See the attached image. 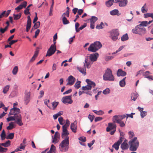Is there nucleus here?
I'll return each mask as SVG.
<instances>
[{"label": "nucleus", "instance_id": "1", "mask_svg": "<svg viewBox=\"0 0 153 153\" xmlns=\"http://www.w3.org/2000/svg\"><path fill=\"white\" fill-rule=\"evenodd\" d=\"M69 134L62 133V137L64 140L60 143L59 147V149L62 152L67 151L69 148V137L68 135Z\"/></svg>", "mask_w": 153, "mask_h": 153}, {"label": "nucleus", "instance_id": "2", "mask_svg": "<svg viewBox=\"0 0 153 153\" xmlns=\"http://www.w3.org/2000/svg\"><path fill=\"white\" fill-rule=\"evenodd\" d=\"M103 79L105 81H114V77L113 75L111 70L108 68L105 71L103 76Z\"/></svg>", "mask_w": 153, "mask_h": 153}, {"label": "nucleus", "instance_id": "3", "mask_svg": "<svg viewBox=\"0 0 153 153\" xmlns=\"http://www.w3.org/2000/svg\"><path fill=\"white\" fill-rule=\"evenodd\" d=\"M137 139V138L135 137L129 142L130 145V149L131 151H136L139 146V142L138 141H136Z\"/></svg>", "mask_w": 153, "mask_h": 153}, {"label": "nucleus", "instance_id": "4", "mask_svg": "<svg viewBox=\"0 0 153 153\" xmlns=\"http://www.w3.org/2000/svg\"><path fill=\"white\" fill-rule=\"evenodd\" d=\"M86 82L88 85L82 87L81 89L84 91L91 90L92 88L94 87L96 85L95 83L94 82L91 81L88 79H86Z\"/></svg>", "mask_w": 153, "mask_h": 153}, {"label": "nucleus", "instance_id": "5", "mask_svg": "<svg viewBox=\"0 0 153 153\" xmlns=\"http://www.w3.org/2000/svg\"><path fill=\"white\" fill-rule=\"evenodd\" d=\"M116 126L114 123H110L108 124V126L107 127L106 130L107 132L110 131V134L111 135H113L116 131Z\"/></svg>", "mask_w": 153, "mask_h": 153}, {"label": "nucleus", "instance_id": "6", "mask_svg": "<svg viewBox=\"0 0 153 153\" xmlns=\"http://www.w3.org/2000/svg\"><path fill=\"white\" fill-rule=\"evenodd\" d=\"M20 111L16 113V114L14 116V117L17 124L21 126L23 125V123L22 121V117L21 115L20 114Z\"/></svg>", "mask_w": 153, "mask_h": 153}, {"label": "nucleus", "instance_id": "7", "mask_svg": "<svg viewBox=\"0 0 153 153\" xmlns=\"http://www.w3.org/2000/svg\"><path fill=\"white\" fill-rule=\"evenodd\" d=\"M71 96H67L63 97L62 99V101L65 104H71L73 102V101L71 99Z\"/></svg>", "mask_w": 153, "mask_h": 153}, {"label": "nucleus", "instance_id": "8", "mask_svg": "<svg viewBox=\"0 0 153 153\" xmlns=\"http://www.w3.org/2000/svg\"><path fill=\"white\" fill-rule=\"evenodd\" d=\"M119 35V33L117 30H114L111 32V36L112 39L114 41H115L118 39V36Z\"/></svg>", "mask_w": 153, "mask_h": 153}, {"label": "nucleus", "instance_id": "9", "mask_svg": "<svg viewBox=\"0 0 153 153\" xmlns=\"http://www.w3.org/2000/svg\"><path fill=\"white\" fill-rule=\"evenodd\" d=\"M114 3H117L120 7H124L127 5L128 0H115Z\"/></svg>", "mask_w": 153, "mask_h": 153}, {"label": "nucleus", "instance_id": "10", "mask_svg": "<svg viewBox=\"0 0 153 153\" xmlns=\"http://www.w3.org/2000/svg\"><path fill=\"white\" fill-rule=\"evenodd\" d=\"M69 121L68 120H67L65 124L62 126V133L69 134V133L67 129V128L69 127Z\"/></svg>", "mask_w": 153, "mask_h": 153}, {"label": "nucleus", "instance_id": "11", "mask_svg": "<svg viewBox=\"0 0 153 153\" xmlns=\"http://www.w3.org/2000/svg\"><path fill=\"white\" fill-rule=\"evenodd\" d=\"M56 51V48L53 47V46H50L48 50L46 56H50L54 53Z\"/></svg>", "mask_w": 153, "mask_h": 153}, {"label": "nucleus", "instance_id": "12", "mask_svg": "<svg viewBox=\"0 0 153 153\" xmlns=\"http://www.w3.org/2000/svg\"><path fill=\"white\" fill-rule=\"evenodd\" d=\"M68 82L67 85H73L76 81L75 78L72 75L69 76L68 79Z\"/></svg>", "mask_w": 153, "mask_h": 153}, {"label": "nucleus", "instance_id": "13", "mask_svg": "<svg viewBox=\"0 0 153 153\" xmlns=\"http://www.w3.org/2000/svg\"><path fill=\"white\" fill-rule=\"evenodd\" d=\"M98 56L99 54L97 53L91 54L89 56L90 61L92 62L96 61L98 57Z\"/></svg>", "mask_w": 153, "mask_h": 153}, {"label": "nucleus", "instance_id": "14", "mask_svg": "<svg viewBox=\"0 0 153 153\" xmlns=\"http://www.w3.org/2000/svg\"><path fill=\"white\" fill-rule=\"evenodd\" d=\"M27 2L26 1H24L20 5L16 7L15 10L18 12L20 10L22 9L23 8H25L27 6Z\"/></svg>", "mask_w": 153, "mask_h": 153}, {"label": "nucleus", "instance_id": "15", "mask_svg": "<svg viewBox=\"0 0 153 153\" xmlns=\"http://www.w3.org/2000/svg\"><path fill=\"white\" fill-rule=\"evenodd\" d=\"M11 10H7V11H4L2 13H0V19L3 17H7L10 13ZM1 20L0 19V21Z\"/></svg>", "mask_w": 153, "mask_h": 153}, {"label": "nucleus", "instance_id": "16", "mask_svg": "<svg viewBox=\"0 0 153 153\" xmlns=\"http://www.w3.org/2000/svg\"><path fill=\"white\" fill-rule=\"evenodd\" d=\"M20 111V109L16 107H13L10 110V111L9 114V115H15L16 113Z\"/></svg>", "mask_w": 153, "mask_h": 153}, {"label": "nucleus", "instance_id": "17", "mask_svg": "<svg viewBox=\"0 0 153 153\" xmlns=\"http://www.w3.org/2000/svg\"><path fill=\"white\" fill-rule=\"evenodd\" d=\"M93 64V62L91 61L88 60V59H85V62L84 63V67H86L87 68H91V65Z\"/></svg>", "mask_w": 153, "mask_h": 153}, {"label": "nucleus", "instance_id": "18", "mask_svg": "<svg viewBox=\"0 0 153 153\" xmlns=\"http://www.w3.org/2000/svg\"><path fill=\"white\" fill-rule=\"evenodd\" d=\"M27 21L26 26V30L27 32H28L31 27V20L30 15L27 17Z\"/></svg>", "mask_w": 153, "mask_h": 153}, {"label": "nucleus", "instance_id": "19", "mask_svg": "<svg viewBox=\"0 0 153 153\" xmlns=\"http://www.w3.org/2000/svg\"><path fill=\"white\" fill-rule=\"evenodd\" d=\"M88 50L92 52H95L98 51L94 43L91 44L89 47L88 48Z\"/></svg>", "mask_w": 153, "mask_h": 153}, {"label": "nucleus", "instance_id": "20", "mask_svg": "<svg viewBox=\"0 0 153 153\" xmlns=\"http://www.w3.org/2000/svg\"><path fill=\"white\" fill-rule=\"evenodd\" d=\"M77 128V122L75 121L74 123H71V129L73 132L76 133V132Z\"/></svg>", "mask_w": 153, "mask_h": 153}, {"label": "nucleus", "instance_id": "21", "mask_svg": "<svg viewBox=\"0 0 153 153\" xmlns=\"http://www.w3.org/2000/svg\"><path fill=\"white\" fill-rule=\"evenodd\" d=\"M121 148L123 150L127 149L128 148V145L127 144V140H125L121 144Z\"/></svg>", "mask_w": 153, "mask_h": 153}, {"label": "nucleus", "instance_id": "22", "mask_svg": "<svg viewBox=\"0 0 153 153\" xmlns=\"http://www.w3.org/2000/svg\"><path fill=\"white\" fill-rule=\"evenodd\" d=\"M30 92H28L25 94L24 100L25 103L27 105L30 100Z\"/></svg>", "mask_w": 153, "mask_h": 153}, {"label": "nucleus", "instance_id": "23", "mask_svg": "<svg viewBox=\"0 0 153 153\" xmlns=\"http://www.w3.org/2000/svg\"><path fill=\"white\" fill-rule=\"evenodd\" d=\"M113 121L114 123L116 122L117 123L119 124H120V126L121 127H123L125 126L124 123L123 121H122V120H121L120 119H113Z\"/></svg>", "mask_w": 153, "mask_h": 153}, {"label": "nucleus", "instance_id": "24", "mask_svg": "<svg viewBox=\"0 0 153 153\" xmlns=\"http://www.w3.org/2000/svg\"><path fill=\"white\" fill-rule=\"evenodd\" d=\"M138 33L140 35H142L145 34L146 32V28L144 27H139Z\"/></svg>", "mask_w": 153, "mask_h": 153}, {"label": "nucleus", "instance_id": "25", "mask_svg": "<svg viewBox=\"0 0 153 153\" xmlns=\"http://www.w3.org/2000/svg\"><path fill=\"white\" fill-rule=\"evenodd\" d=\"M126 74V72L123 71L121 69H118L117 72V75L118 76H124Z\"/></svg>", "mask_w": 153, "mask_h": 153}, {"label": "nucleus", "instance_id": "26", "mask_svg": "<svg viewBox=\"0 0 153 153\" xmlns=\"http://www.w3.org/2000/svg\"><path fill=\"white\" fill-rule=\"evenodd\" d=\"M126 117L125 115H118L114 116L113 117V119H120L121 120H122L123 119L125 118Z\"/></svg>", "mask_w": 153, "mask_h": 153}, {"label": "nucleus", "instance_id": "27", "mask_svg": "<svg viewBox=\"0 0 153 153\" xmlns=\"http://www.w3.org/2000/svg\"><path fill=\"white\" fill-rule=\"evenodd\" d=\"M76 69L78 70L80 72L83 74L84 75H85L86 74V72L85 67H84L83 68H82L79 67H77Z\"/></svg>", "mask_w": 153, "mask_h": 153}, {"label": "nucleus", "instance_id": "28", "mask_svg": "<svg viewBox=\"0 0 153 153\" xmlns=\"http://www.w3.org/2000/svg\"><path fill=\"white\" fill-rule=\"evenodd\" d=\"M55 150L56 147L53 144H52L50 150L47 153H55Z\"/></svg>", "mask_w": 153, "mask_h": 153}, {"label": "nucleus", "instance_id": "29", "mask_svg": "<svg viewBox=\"0 0 153 153\" xmlns=\"http://www.w3.org/2000/svg\"><path fill=\"white\" fill-rule=\"evenodd\" d=\"M32 5V4H29L26 8L25 10L24 11V13L26 15H27L29 14L30 15V13L29 11L30 9L29 7Z\"/></svg>", "mask_w": 153, "mask_h": 153}, {"label": "nucleus", "instance_id": "30", "mask_svg": "<svg viewBox=\"0 0 153 153\" xmlns=\"http://www.w3.org/2000/svg\"><path fill=\"white\" fill-rule=\"evenodd\" d=\"M10 141L8 140L4 143H1L0 145L4 147H8L10 145Z\"/></svg>", "mask_w": 153, "mask_h": 153}, {"label": "nucleus", "instance_id": "31", "mask_svg": "<svg viewBox=\"0 0 153 153\" xmlns=\"http://www.w3.org/2000/svg\"><path fill=\"white\" fill-rule=\"evenodd\" d=\"M94 44L97 48V50L100 48L102 47V45L101 43L99 41L95 42L94 43Z\"/></svg>", "mask_w": 153, "mask_h": 153}, {"label": "nucleus", "instance_id": "32", "mask_svg": "<svg viewBox=\"0 0 153 153\" xmlns=\"http://www.w3.org/2000/svg\"><path fill=\"white\" fill-rule=\"evenodd\" d=\"M126 77L123 78L120 82V85L121 87H124L126 85L125 79Z\"/></svg>", "mask_w": 153, "mask_h": 153}, {"label": "nucleus", "instance_id": "33", "mask_svg": "<svg viewBox=\"0 0 153 153\" xmlns=\"http://www.w3.org/2000/svg\"><path fill=\"white\" fill-rule=\"evenodd\" d=\"M148 22L147 21H143L141 22L140 24L138 26L139 27H146L147 26Z\"/></svg>", "mask_w": 153, "mask_h": 153}, {"label": "nucleus", "instance_id": "34", "mask_svg": "<svg viewBox=\"0 0 153 153\" xmlns=\"http://www.w3.org/2000/svg\"><path fill=\"white\" fill-rule=\"evenodd\" d=\"M114 1V0H109L106 2L105 4L107 7H110L113 4Z\"/></svg>", "mask_w": 153, "mask_h": 153}, {"label": "nucleus", "instance_id": "35", "mask_svg": "<svg viewBox=\"0 0 153 153\" xmlns=\"http://www.w3.org/2000/svg\"><path fill=\"white\" fill-rule=\"evenodd\" d=\"M128 39V37L127 33L123 35L121 38V40L122 41L127 40Z\"/></svg>", "mask_w": 153, "mask_h": 153}, {"label": "nucleus", "instance_id": "36", "mask_svg": "<svg viewBox=\"0 0 153 153\" xmlns=\"http://www.w3.org/2000/svg\"><path fill=\"white\" fill-rule=\"evenodd\" d=\"M6 135L5 131L3 129L0 135L1 140H4L6 138Z\"/></svg>", "mask_w": 153, "mask_h": 153}, {"label": "nucleus", "instance_id": "37", "mask_svg": "<svg viewBox=\"0 0 153 153\" xmlns=\"http://www.w3.org/2000/svg\"><path fill=\"white\" fill-rule=\"evenodd\" d=\"M97 19L98 18L97 17L95 16H92L90 20L91 23H94Z\"/></svg>", "mask_w": 153, "mask_h": 153}, {"label": "nucleus", "instance_id": "38", "mask_svg": "<svg viewBox=\"0 0 153 153\" xmlns=\"http://www.w3.org/2000/svg\"><path fill=\"white\" fill-rule=\"evenodd\" d=\"M137 94L136 93H134L131 94V99L132 100L135 101L137 97Z\"/></svg>", "mask_w": 153, "mask_h": 153}, {"label": "nucleus", "instance_id": "39", "mask_svg": "<svg viewBox=\"0 0 153 153\" xmlns=\"http://www.w3.org/2000/svg\"><path fill=\"white\" fill-rule=\"evenodd\" d=\"M62 21L64 25H67L69 24L70 22L64 16L63 17Z\"/></svg>", "mask_w": 153, "mask_h": 153}, {"label": "nucleus", "instance_id": "40", "mask_svg": "<svg viewBox=\"0 0 153 153\" xmlns=\"http://www.w3.org/2000/svg\"><path fill=\"white\" fill-rule=\"evenodd\" d=\"M21 13H20L18 14H13L14 19L15 20H17L19 19L21 16Z\"/></svg>", "mask_w": 153, "mask_h": 153}, {"label": "nucleus", "instance_id": "41", "mask_svg": "<svg viewBox=\"0 0 153 153\" xmlns=\"http://www.w3.org/2000/svg\"><path fill=\"white\" fill-rule=\"evenodd\" d=\"M81 82L77 81L76 83L74 85V87L76 89L79 88L81 86L80 83Z\"/></svg>", "mask_w": 153, "mask_h": 153}, {"label": "nucleus", "instance_id": "42", "mask_svg": "<svg viewBox=\"0 0 153 153\" xmlns=\"http://www.w3.org/2000/svg\"><path fill=\"white\" fill-rule=\"evenodd\" d=\"M119 11L117 9L114 10L110 12V14L111 15H115L117 14Z\"/></svg>", "mask_w": 153, "mask_h": 153}, {"label": "nucleus", "instance_id": "43", "mask_svg": "<svg viewBox=\"0 0 153 153\" xmlns=\"http://www.w3.org/2000/svg\"><path fill=\"white\" fill-rule=\"evenodd\" d=\"M139 29V26H137L134 28L132 30V32L133 33L135 34H138V31Z\"/></svg>", "mask_w": 153, "mask_h": 153}, {"label": "nucleus", "instance_id": "44", "mask_svg": "<svg viewBox=\"0 0 153 153\" xmlns=\"http://www.w3.org/2000/svg\"><path fill=\"white\" fill-rule=\"evenodd\" d=\"M13 122H11L9 123V126L7 127V130H11L14 128Z\"/></svg>", "mask_w": 153, "mask_h": 153}, {"label": "nucleus", "instance_id": "45", "mask_svg": "<svg viewBox=\"0 0 153 153\" xmlns=\"http://www.w3.org/2000/svg\"><path fill=\"white\" fill-rule=\"evenodd\" d=\"M14 137V133H10L6 137V138L7 139H12Z\"/></svg>", "mask_w": 153, "mask_h": 153}, {"label": "nucleus", "instance_id": "46", "mask_svg": "<svg viewBox=\"0 0 153 153\" xmlns=\"http://www.w3.org/2000/svg\"><path fill=\"white\" fill-rule=\"evenodd\" d=\"M53 4H54V1H53V0H52V4L51 6L50 9V13H49V16H51L53 15L52 11H53Z\"/></svg>", "mask_w": 153, "mask_h": 153}, {"label": "nucleus", "instance_id": "47", "mask_svg": "<svg viewBox=\"0 0 153 153\" xmlns=\"http://www.w3.org/2000/svg\"><path fill=\"white\" fill-rule=\"evenodd\" d=\"M10 86V85H7L4 88L3 92L4 94H6L7 93L9 90Z\"/></svg>", "mask_w": 153, "mask_h": 153}, {"label": "nucleus", "instance_id": "48", "mask_svg": "<svg viewBox=\"0 0 153 153\" xmlns=\"http://www.w3.org/2000/svg\"><path fill=\"white\" fill-rule=\"evenodd\" d=\"M120 144H119L117 143H115L112 146V147L114 148L116 150H118L119 148V146Z\"/></svg>", "mask_w": 153, "mask_h": 153}, {"label": "nucleus", "instance_id": "49", "mask_svg": "<svg viewBox=\"0 0 153 153\" xmlns=\"http://www.w3.org/2000/svg\"><path fill=\"white\" fill-rule=\"evenodd\" d=\"M34 23V24L33 27H34L35 29H36L39 27L40 24V22L38 21L36 23L35 22Z\"/></svg>", "mask_w": 153, "mask_h": 153}, {"label": "nucleus", "instance_id": "50", "mask_svg": "<svg viewBox=\"0 0 153 153\" xmlns=\"http://www.w3.org/2000/svg\"><path fill=\"white\" fill-rule=\"evenodd\" d=\"M18 66H16L13 68L12 71V73L14 75H16L18 72Z\"/></svg>", "mask_w": 153, "mask_h": 153}, {"label": "nucleus", "instance_id": "51", "mask_svg": "<svg viewBox=\"0 0 153 153\" xmlns=\"http://www.w3.org/2000/svg\"><path fill=\"white\" fill-rule=\"evenodd\" d=\"M59 102H52V105L53 109H54L56 108Z\"/></svg>", "mask_w": 153, "mask_h": 153}, {"label": "nucleus", "instance_id": "52", "mask_svg": "<svg viewBox=\"0 0 153 153\" xmlns=\"http://www.w3.org/2000/svg\"><path fill=\"white\" fill-rule=\"evenodd\" d=\"M1 146V145H0V152L3 153L6 152L7 150V149L6 148H3Z\"/></svg>", "mask_w": 153, "mask_h": 153}, {"label": "nucleus", "instance_id": "53", "mask_svg": "<svg viewBox=\"0 0 153 153\" xmlns=\"http://www.w3.org/2000/svg\"><path fill=\"white\" fill-rule=\"evenodd\" d=\"M7 27H5L4 28L1 27L0 28V32L1 33H3L7 30Z\"/></svg>", "mask_w": 153, "mask_h": 153}, {"label": "nucleus", "instance_id": "54", "mask_svg": "<svg viewBox=\"0 0 153 153\" xmlns=\"http://www.w3.org/2000/svg\"><path fill=\"white\" fill-rule=\"evenodd\" d=\"M44 103L45 105H46L47 107L49 108H51L50 106H49L48 104L50 102V100H48L47 99H45L44 100Z\"/></svg>", "mask_w": 153, "mask_h": 153}, {"label": "nucleus", "instance_id": "55", "mask_svg": "<svg viewBox=\"0 0 153 153\" xmlns=\"http://www.w3.org/2000/svg\"><path fill=\"white\" fill-rule=\"evenodd\" d=\"M79 24L78 22H77L75 24V28L76 29V32H79V28H78L79 26Z\"/></svg>", "mask_w": 153, "mask_h": 153}, {"label": "nucleus", "instance_id": "56", "mask_svg": "<svg viewBox=\"0 0 153 153\" xmlns=\"http://www.w3.org/2000/svg\"><path fill=\"white\" fill-rule=\"evenodd\" d=\"M7 121L9 122L11 121L15 120V119L14 118V116H11L7 118Z\"/></svg>", "mask_w": 153, "mask_h": 153}, {"label": "nucleus", "instance_id": "57", "mask_svg": "<svg viewBox=\"0 0 153 153\" xmlns=\"http://www.w3.org/2000/svg\"><path fill=\"white\" fill-rule=\"evenodd\" d=\"M110 90L108 88H107L103 91V93L105 94H107L109 93Z\"/></svg>", "mask_w": 153, "mask_h": 153}, {"label": "nucleus", "instance_id": "58", "mask_svg": "<svg viewBox=\"0 0 153 153\" xmlns=\"http://www.w3.org/2000/svg\"><path fill=\"white\" fill-rule=\"evenodd\" d=\"M146 115V111H143L141 112L140 115L141 117L143 118Z\"/></svg>", "mask_w": 153, "mask_h": 153}, {"label": "nucleus", "instance_id": "59", "mask_svg": "<svg viewBox=\"0 0 153 153\" xmlns=\"http://www.w3.org/2000/svg\"><path fill=\"white\" fill-rule=\"evenodd\" d=\"M94 118V115H91L89 114L88 116V118L90 120L91 122H92Z\"/></svg>", "mask_w": 153, "mask_h": 153}, {"label": "nucleus", "instance_id": "60", "mask_svg": "<svg viewBox=\"0 0 153 153\" xmlns=\"http://www.w3.org/2000/svg\"><path fill=\"white\" fill-rule=\"evenodd\" d=\"M59 138L57 137H54L53 138V140L52 141V142L53 143H56L58 142V139Z\"/></svg>", "mask_w": 153, "mask_h": 153}, {"label": "nucleus", "instance_id": "61", "mask_svg": "<svg viewBox=\"0 0 153 153\" xmlns=\"http://www.w3.org/2000/svg\"><path fill=\"white\" fill-rule=\"evenodd\" d=\"M124 138L123 137H120L119 139L117 142L119 144H120L122 141L124 140Z\"/></svg>", "mask_w": 153, "mask_h": 153}, {"label": "nucleus", "instance_id": "62", "mask_svg": "<svg viewBox=\"0 0 153 153\" xmlns=\"http://www.w3.org/2000/svg\"><path fill=\"white\" fill-rule=\"evenodd\" d=\"M63 120V118L62 117H60L58 118V121L59 124L61 125L63 124V123H62Z\"/></svg>", "mask_w": 153, "mask_h": 153}, {"label": "nucleus", "instance_id": "63", "mask_svg": "<svg viewBox=\"0 0 153 153\" xmlns=\"http://www.w3.org/2000/svg\"><path fill=\"white\" fill-rule=\"evenodd\" d=\"M79 140L83 142H85L86 141V138L85 137H80L79 138Z\"/></svg>", "mask_w": 153, "mask_h": 153}, {"label": "nucleus", "instance_id": "64", "mask_svg": "<svg viewBox=\"0 0 153 153\" xmlns=\"http://www.w3.org/2000/svg\"><path fill=\"white\" fill-rule=\"evenodd\" d=\"M150 74V73L149 71H147L143 74V76H144V77L146 78V77H148Z\"/></svg>", "mask_w": 153, "mask_h": 153}]
</instances>
